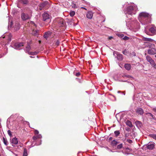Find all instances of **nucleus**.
<instances>
[{
	"label": "nucleus",
	"instance_id": "nucleus-1",
	"mask_svg": "<svg viewBox=\"0 0 156 156\" xmlns=\"http://www.w3.org/2000/svg\"><path fill=\"white\" fill-rule=\"evenodd\" d=\"M138 18L143 25H146L151 23V16L146 12H142L140 13Z\"/></svg>",
	"mask_w": 156,
	"mask_h": 156
},
{
	"label": "nucleus",
	"instance_id": "nucleus-2",
	"mask_svg": "<svg viewBox=\"0 0 156 156\" xmlns=\"http://www.w3.org/2000/svg\"><path fill=\"white\" fill-rule=\"evenodd\" d=\"M137 10V6L134 4H132L127 6L125 13L130 15L135 14Z\"/></svg>",
	"mask_w": 156,
	"mask_h": 156
},
{
	"label": "nucleus",
	"instance_id": "nucleus-3",
	"mask_svg": "<svg viewBox=\"0 0 156 156\" xmlns=\"http://www.w3.org/2000/svg\"><path fill=\"white\" fill-rule=\"evenodd\" d=\"M149 30V32L145 28L144 31L147 34L152 36L156 34V29L154 27H151Z\"/></svg>",
	"mask_w": 156,
	"mask_h": 156
},
{
	"label": "nucleus",
	"instance_id": "nucleus-4",
	"mask_svg": "<svg viewBox=\"0 0 156 156\" xmlns=\"http://www.w3.org/2000/svg\"><path fill=\"white\" fill-rule=\"evenodd\" d=\"M43 18V20L44 21L48 23H49L51 22V18L50 16L46 12H44L42 15Z\"/></svg>",
	"mask_w": 156,
	"mask_h": 156
},
{
	"label": "nucleus",
	"instance_id": "nucleus-5",
	"mask_svg": "<svg viewBox=\"0 0 156 156\" xmlns=\"http://www.w3.org/2000/svg\"><path fill=\"white\" fill-rule=\"evenodd\" d=\"M146 59L147 61L149 62L152 67L154 68H156V63L154 61L149 55L146 56Z\"/></svg>",
	"mask_w": 156,
	"mask_h": 156
},
{
	"label": "nucleus",
	"instance_id": "nucleus-6",
	"mask_svg": "<svg viewBox=\"0 0 156 156\" xmlns=\"http://www.w3.org/2000/svg\"><path fill=\"white\" fill-rule=\"evenodd\" d=\"M136 135V133L135 132L132 131L129 133H126L125 134V138L134 139Z\"/></svg>",
	"mask_w": 156,
	"mask_h": 156
},
{
	"label": "nucleus",
	"instance_id": "nucleus-7",
	"mask_svg": "<svg viewBox=\"0 0 156 156\" xmlns=\"http://www.w3.org/2000/svg\"><path fill=\"white\" fill-rule=\"evenodd\" d=\"M113 55L118 61H121L122 60L123 58L122 55L118 52L114 51L113 52Z\"/></svg>",
	"mask_w": 156,
	"mask_h": 156
},
{
	"label": "nucleus",
	"instance_id": "nucleus-8",
	"mask_svg": "<svg viewBox=\"0 0 156 156\" xmlns=\"http://www.w3.org/2000/svg\"><path fill=\"white\" fill-rule=\"evenodd\" d=\"M12 47L16 49H20L21 47L23 46V43H16L12 45Z\"/></svg>",
	"mask_w": 156,
	"mask_h": 156
},
{
	"label": "nucleus",
	"instance_id": "nucleus-9",
	"mask_svg": "<svg viewBox=\"0 0 156 156\" xmlns=\"http://www.w3.org/2000/svg\"><path fill=\"white\" fill-rule=\"evenodd\" d=\"M147 53L151 55L156 54V49L155 48H150L147 50Z\"/></svg>",
	"mask_w": 156,
	"mask_h": 156
},
{
	"label": "nucleus",
	"instance_id": "nucleus-10",
	"mask_svg": "<svg viewBox=\"0 0 156 156\" xmlns=\"http://www.w3.org/2000/svg\"><path fill=\"white\" fill-rule=\"evenodd\" d=\"M10 143L13 147H15L18 143V139L15 137H14L10 140Z\"/></svg>",
	"mask_w": 156,
	"mask_h": 156
},
{
	"label": "nucleus",
	"instance_id": "nucleus-11",
	"mask_svg": "<svg viewBox=\"0 0 156 156\" xmlns=\"http://www.w3.org/2000/svg\"><path fill=\"white\" fill-rule=\"evenodd\" d=\"M21 17L22 20L24 21L29 19L30 17L28 14L22 13L21 15Z\"/></svg>",
	"mask_w": 156,
	"mask_h": 156
},
{
	"label": "nucleus",
	"instance_id": "nucleus-12",
	"mask_svg": "<svg viewBox=\"0 0 156 156\" xmlns=\"http://www.w3.org/2000/svg\"><path fill=\"white\" fill-rule=\"evenodd\" d=\"M147 147L148 149L152 150L154 147V143L153 142H150L147 144Z\"/></svg>",
	"mask_w": 156,
	"mask_h": 156
},
{
	"label": "nucleus",
	"instance_id": "nucleus-13",
	"mask_svg": "<svg viewBox=\"0 0 156 156\" xmlns=\"http://www.w3.org/2000/svg\"><path fill=\"white\" fill-rule=\"evenodd\" d=\"M52 34V32L51 31H48L44 33L43 37L46 40L48 39V38L50 37Z\"/></svg>",
	"mask_w": 156,
	"mask_h": 156
},
{
	"label": "nucleus",
	"instance_id": "nucleus-14",
	"mask_svg": "<svg viewBox=\"0 0 156 156\" xmlns=\"http://www.w3.org/2000/svg\"><path fill=\"white\" fill-rule=\"evenodd\" d=\"M93 16V13L92 11H89L87 12L86 15L87 18L91 19L92 18Z\"/></svg>",
	"mask_w": 156,
	"mask_h": 156
},
{
	"label": "nucleus",
	"instance_id": "nucleus-15",
	"mask_svg": "<svg viewBox=\"0 0 156 156\" xmlns=\"http://www.w3.org/2000/svg\"><path fill=\"white\" fill-rule=\"evenodd\" d=\"M136 113L140 115H143L144 113V111L143 109L140 108H138L136 111Z\"/></svg>",
	"mask_w": 156,
	"mask_h": 156
},
{
	"label": "nucleus",
	"instance_id": "nucleus-16",
	"mask_svg": "<svg viewBox=\"0 0 156 156\" xmlns=\"http://www.w3.org/2000/svg\"><path fill=\"white\" fill-rule=\"evenodd\" d=\"M135 123L136 126L139 129L141 128V126H142V122L140 121H136L135 122Z\"/></svg>",
	"mask_w": 156,
	"mask_h": 156
},
{
	"label": "nucleus",
	"instance_id": "nucleus-17",
	"mask_svg": "<svg viewBox=\"0 0 156 156\" xmlns=\"http://www.w3.org/2000/svg\"><path fill=\"white\" fill-rule=\"evenodd\" d=\"M30 43H31V41L30 42V43H28L27 46L26 47V53H29L30 52V50L31 47L30 46Z\"/></svg>",
	"mask_w": 156,
	"mask_h": 156
},
{
	"label": "nucleus",
	"instance_id": "nucleus-18",
	"mask_svg": "<svg viewBox=\"0 0 156 156\" xmlns=\"http://www.w3.org/2000/svg\"><path fill=\"white\" fill-rule=\"evenodd\" d=\"M143 40L146 41H149V42H152L154 41V40L152 39L151 38H148L145 37H143Z\"/></svg>",
	"mask_w": 156,
	"mask_h": 156
},
{
	"label": "nucleus",
	"instance_id": "nucleus-19",
	"mask_svg": "<svg viewBox=\"0 0 156 156\" xmlns=\"http://www.w3.org/2000/svg\"><path fill=\"white\" fill-rule=\"evenodd\" d=\"M19 2L24 5H27L28 3V0H20Z\"/></svg>",
	"mask_w": 156,
	"mask_h": 156
},
{
	"label": "nucleus",
	"instance_id": "nucleus-20",
	"mask_svg": "<svg viewBox=\"0 0 156 156\" xmlns=\"http://www.w3.org/2000/svg\"><path fill=\"white\" fill-rule=\"evenodd\" d=\"M39 32V30H33L32 34L35 36H38V34Z\"/></svg>",
	"mask_w": 156,
	"mask_h": 156
},
{
	"label": "nucleus",
	"instance_id": "nucleus-21",
	"mask_svg": "<svg viewBox=\"0 0 156 156\" xmlns=\"http://www.w3.org/2000/svg\"><path fill=\"white\" fill-rule=\"evenodd\" d=\"M131 66L129 64H126L125 65V68L127 70H129L131 69Z\"/></svg>",
	"mask_w": 156,
	"mask_h": 156
},
{
	"label": "nucleus",
	"instance_id": "nucleus-22",
	"mask_svg": "<svg viewBox=\"0 0 156 156\" xmlns=\"http://www.w3.org/2000/svg\"><path fill=\"white\" fill-rule=\"evenodd\" d=\"M126 125L129 126L130 127H133V125L131 123V122L129 120H127L126 122Z\"/></svg>",
	"mask_w": 156,
	"mask_h": 156
},
{
	"label": "nucleus",
	"instance_id": "nucleus-23",
	"mask_svg": "<svg viewBox=\"0 0 156 156\" xmlns=\"http://www.w3.org/2000/svg\"><path fill=\"white\" fill-rule=\"evenodd\" d=\"M119 143L117 142L115 140H113L111 142V144L113 146H115L116 145Z\"/></svg>",
	"mask_w": 156,
	"mask_h": 156
},
{
	"label": "nucleus",
	"instance_id": "nucleus-24",
	"mask_svg": "<svg viewBox=\"0 0 156 156\" xmlns=\"http://www.w3.org/2000/svg\"><path fill=\"white\" fill-rule=\"evenodd\" d=\"M2 139L4 144L6 146L8 144V143L5 137H3Z\"/></svg>",
	"mask_w": 156,
	"mask_h": 156
},
{
	"label": "nucleus",
	"instance_id": "nucleus-25",
	"mask_svg": "<svg viewBox=\"0 0 156 156\" xmlns=\"http://www.w3.org/2000/svg\"><path fill=\"white\" fill-rule=\"evenodd\" d=\"M48 4L47 2H42L40 4V7H44Z\"/></svg>",
	"mask_w": 156,
	"mask_h": 156
},
{
	"label": "nucleus",
	"instance_id": "nucleus-26",
	"mask_svg": "<svg viewBox=\"0 0 156 156\" xmlns=\"http://www.w3.org/2000/svg\"><path fill=\"white\" fill-rule=\"evenodd\" d=\"M114 134L115 137H117L120 134V132L119 130H116L114 131Z\"/></svg>",
	"mask_w": 156,
	"mask_h": 156
},
{
	"label": "nucleus",
	"instance_id": "nucleus-27",
	"mask_svg": "<svg viewBox=\"0 0 156 156\" xmlns=\"http://www.w3.org/2000/svg\"><path fill=\"white\" fill-rule=\"evenodd\" d=\"M75 14V12L74 11H70L69 15L71 17H73Z\"/></svg>",
	"mask_w": 156,
	"mask_h": 156
},
{
	"label": "nucleus",
	"instance_id": "nucleus-28",
	"mask_svg": "<svg viewBox=\"0 0 156 156\" xmlns=\"http://www.w3.org/2000/svg\"><path fill=\"white\" fill-rule=\"evenodd\" d=\"M38 52L36 51L34 52H29L28 53L29 55H37L38 54Z\"/></svg>",
	"mask_w": 156,
	"mask_h": 156
},
{
	"label": "nucleus",
	"instance_id": "nucleus-29",
	"mask_svg": "<svg viewBox=\"0 0 156 156\" xmlns=\"http://www.w3.org/2000/svg\"><path fill=\"white\" fill-rule=\"evenodd\" d=\"M27 150L26 148H25L24 149V152L23 156H27Z\"/></svg>",
	"mask_w": 156,
	"mask_h": 156
},
{
	"label": "nucleus",
	"instance_id": "nucleus-30",
	"mask_svg": "<svg viewBox=\"0 0 156 156\" xmlns=\"http://www.w3.org/2000/svg\"><path fill=\"white\" fill-rule=\"evenodd\" d=\"M12 37V34H9L8 35V41L9 42L11 41V37Z\"/></svg>",
	"mask_w": 156,
	"mask_h": 156
},
{
	"label": "nucleus",
	"instance_id": "nucleus-31",
	"mask_svg": "<svg viewBox=\"0 0 156 156\" xmlns=\"http://www.w3.org/2000/svg\"><path fill=\"white\" fill-rule=\"evenodd\" d=\"M150 136L156 140V135L154 134H150Z\"/></svg>",
	"mask_w": 156,
	"mask_h": 156
},
{
	"label": "nucleus",
	"instance_id": "nucleus-32",
	"mask_svg": "<svg viewBox=\"0 0 156 156\" xmlns=\"http://www.w3.org/2000/svg\"><path fill=\"white\" fill-rule=\"evenodd\" d=\"M123 145L122 144H121L117 146V148L120 149L122 147Z\"/></svg>",
	"mask_w": 156,
	"mask_h": 156
},
{
	"label": "nucleus",
	"instance_id": "nucleus-33",
	"mask_svg": "<svg viewBox=\"0 0 156 156\" xmlns=\"http://www.w3.org/2000/svg\"><path fill=\"white\" fill-rule=\"evenodd\" d=\"M117 35L118 37L120 38H123V37L124 36V35L123 34L121 33L118 34Z\"/></svg>",
	"mask_w": 156,
	"mask_h": 156
},
{
	"label": "nucleus",
	"instance_id": "nucleus-34",
	"mask_svg": "<svg viewBox=\"0 0 156 156\" xmlns=\"http://www.w3.org/2000/svg\"><path fill=\"white\" fill-rule=\"evenodd\" d=\"M72 7L73 8H77V6L76 5V4H75V3H73V4H72Z\"/></svg>",
	"mask_w": 156,
	"mask_h": 156
},
{
	"label": "nucleus",
	"instance_id": "nucleus-35",
	"mask_svg": "<svg viewBox=\"0 0 156 156\" xmlns=\"http://www.w3.org/2000/svg\"><path fill=\"white\" fill-rule=\"evenodd\" d=\"M122 39L123 40H129V37H128L127 36H125L123 37Z\"/></svg>",
	"mask_w": 156,
	"mask_h": 156
},
{
	"label": "nucleus",
	"instance_id": "nucleus-36",
	"mask_svg": "<svg viewBox=\"0 0 156 156\" xmlns=\"http://www.w3.org/2000/svg\"><path fill=\"white\" fill-rule=\"evenodd\" d=\"M122 53L123 54L125 55H126L127 53V50L126 49H125L124 51H122Z\"/></svg>",
	"mask_w": 156,
	"mask_h": 156
},
{
	"label": "nucleus",
	"instance_id": "nucleus-37",
	"mask_svg": "<svg viewBox=\"0 0 156 156\" xmlns=\"http://www.w3.org/2000/svg\"><path fill=\"white\" fill-rule=\"evenodd\" d=\"M8 135L10 136V137H11L12 136V133H11V131L9 130H8Z\"/></svg>",
	"mask_w": 156,
	"mask_h": 156
},
{
	"label": "nucleus",
	"instance_id": "nucleus-38",
	"mask_svg": "<svg viewBox=\"0 0 156 156\" xmlns=\"http://www.w3.org/2000/svg\"><path fill=\"white\" fill-rule=\"evenodd\" d=\"M59 20H60V24H63V19H58L57 20L58 21Z\"/></svg>",
	"mask_w": 156,
	"mask_h": 156
},
{
	"label": "nucleus",
	"instance_id": "nucleus-39",
	"mask_svg": "<svg viewBox=\"0 0 156 156\" xmlns=\"http://www.w3.org/2000/svg\"><path fill=\"white\" fill-rule=\"evenodd\" d=\"M126 141L129 144H131L132 143V141L130 139H127L126 140Z\"/></svg>",
	"mask_w": 156,
	"mask_h": 156
},
{
	"label": "nucleus",
	"instance_id": "nucleus-40",
	"mask_svg": "<svg viewBox=\"0 0 156 156\" xmlns=\"http://www.w3.org/2000/svg\"><path fill=\"white\" fill-rule=\"evenodd\" d=\"M59 44H60V41L58 40H57L55 43V45L58 46L59 45Z\"/></svg>",
	"mask_w": 156,
	"mask_h": 156
},
{
	"label": "nucleus",
	"instance_id": "nucleus-41",
	"mask_svg": "<svg viewBox=\"0 0 156 156\" xmlns=\"http://www.w3.org/2000/svg\"><path fill=\"white\" fill-rule=\"evenodd\" d=\"M80 75V72H78L76 73L75 75L77 76H79Z\"/></svg>",
	"mask_w": 156,
	"mask_h": 156
},
{
	"label": "nucleus",
	"instance_id": "nucleus-42",
	"mask_svg": "<svg viewBox=\"0 0 156 156\" xmlns=\"http://www.w3.org/2000/svg\"><path fill=\"white\" fill-rule=\"evenodd\" d=\"M34 133L35 134H38L39 133V132L37 130H35L34 131Z\"/></svg>",
	"mask_w": 156,
	"mask_h": 156
},
{
	"label": "nucleus",
	"instance_id": "nucleus-43",
	"mask_svg": "<svg viewBox=\"0 0 156 156\" xmlns=\"http://www.w3.org/2000/svg\"><path fill=\"white\" fill-rule=\"evenodd\" d=\"M37 138H41L42 137V136L41 134L38 135L37 136Z\"/></svg>",
	"mask_w": 156,
	"mask_h": 156
},
{
	"label": "nucleus",
	"instance_id": "nucleus-44",
	"mask_svg": "<svg viewBox=\"0 0 156 156\" xmlns=\"http://www.w3.org/2000/svg\"><path fill=\"white\" fill-rule=\"evenodd\" d=\"M33 138L34 140H36L37 138V136H34L33 137Z\"/></svg>",
	"mask_w": 156,
	"mask_h": 156
},
{
	"label": "nucleus",
	"instance_id": "nucleus-45",
	"mask_svg": "<svg viewBox=\"0 0 156 156\" xmlns=\"http://www.w3.org/2000/svg\"><path fill=\"white\" fill-rule=\"evenodd\" d=\"M153 110L155 112H156V107H154V108H153Z\"/></svg>",
	"mask_w": 156,
	"mask_h": 156
},
{
	"label": "nucleus",
	"instance_id": "nucleus-46",
	"mask_svg": "<svg viewBox=\"0 0 156 156\" xmlns=\"http://www.w3.org/2000/svg\"><path fill=\"white\" fill-rule=\"evenodd\" d=\"M12 22H11V23H10V24H9L8 25V27H11L12 26Z\"/></svg>",
	"mask_w": 156,
	"mask_h": 156
},
{
	"label": "nucleus",
	"instance_id": "nucleus-47",
	"mask_svg": "<svg viewBox=\"0 0 156 156\" xmlns=\"http://www.w3.org/2000/svg\"><path fill=\"white\" fill-rule=\"evenodd\" d=\"M112 139H113V138H112V137H110L109 138L108 140H109V141H110L112 140Z\"/></svg>",
	"mask_w": 156,
	"mask_h": 156
},
{
	"label": "nucleus",
	"instance_id": "nucleus-48",
	"mask_svg": "<svg viewBox=\"0 0 156 156\" xmlns=\"http://www.w3.org/2000/svg\"><path fill=\"white\" fill-rule=\"evenodd\" d=\"M147 114H149L151 116V117H153V115L151 113H147Z\"/></svg>",
	"mask_w": 156,
	"mask_h": 156
},
{
	"label": "nucleus",
	"instance_id": "nucleus-49",
	"mask_svg": "<svg viewBox=\"0 0 156 156\" xmlns=\"http://www.w3.org/2000/svg\"><path fill=\"white\" fill-rule=\"evenodd\" d=\"M125 76L127 78H129L130 76L129 75H127Z\"/></svg>",
	"mask_w": 156,
	"mask_h": 156
},
{
	"label": "nucleus",
	"instance_id": "nucleus-50",
	"mask_svg": "<svg viewBox=\"0 0 156 156\" xmlns=\"http://www.w3.org/2000/svg\"><path fill=\"white\" fill-rule=\"evenodd\" d=\"M19 29H20V27H19V26H18V27L17 28H16V29H15V30H19Z\"/></svg>",
	"mask_w": 156,
	"mask_h": 156
},
{
	"label": "nucleus",
	"instance_id": "nucleus-51",
	"mask_svg": "<svg viewBox=\"0 0 156 156\" xmlns=\"http://www.w3.org/2000/svg\"><path fill=\"white\" fill-rule=\"evenodd\" d=\"M122 153L123 154H129L128 153H125L123 151H122Z\"/></svg>",
	"mask_w": 156,
	"mask_h": 156
},
{
	"label": "nucleus",
	"instance_id": "nucleus-52",
	"mask_svg": "<svg viewBox=\"0 0 156 156\" xmlns=\"http://www.w3.org/2000/svg\"><path fill=\"white\" fill-rule=\"evenodd\" d=\"M113 38V37L112 36H110L108 38L109 39H110L112 38Z\"/></svg>",
	"mask_w": 156,
	"mask_h": 156
},
{
	"label": "nucleus",
	"instance_id": "nucleus-53",
	"mask_svg": "<svg viewBox=\"0 0 156 156\" xmlns=\"http://www.w3.org/2000/svg\"><path fill=\"white\" fill-rule=\"evenodd\" d=\"M81 8H82V9H85V10H87V9L86 8H85V7H81Z\"/></svg>",
	"mask_w": 156,
	"mask_h": 156
},
{
	"label": "nucleus",
	"instance_id": "nucleus-54",
	"mask_svg": "<svg viewBox=\"0 0 156 156\" xmlns=\"http://www.w3.org/2000/svg\"><path fill=\"white\" fill-rule=\"evenodd\" d=\"M121 91H118V92H118V93H121Z\"/></svg>",
	"mask_w": 156,
	"mask_h": 156
},
{
	"label": "nucleus",
	"instance_id": "nucleus-55",
	"mask_svg": "<svg viewBox=\"0 0 156 156\" xmlns=\"http://www.w3.org/2000/svg\"><path fill=\"white\" fill-rule=\"evenodd\" d=\"M30 58H34V57H33V56H30Z\"/></svg>",
	"mask_w": 156,
	"mask_h": 156
},
{
	"label": "nucleus",
	"instance_id": "nucleus-56",
	"mask_svg": "<svg viewBox=\"0 0 156 156\" xmlns=\"http://www.w3.org/2000/svg\"><path fill=\"white\" fill-rule=\"evenodd\" d=\"M2 56H1V55H0V58H1Z\"/></svg>",
	"mask_w": 156,
	"mask_h": 156
},
{
	"label": "nucleus",
	"instance_id": "nucleus-57",
	"mask_svg": "<svg viewBox=\"0 0 156 156\" xmlns=\"http://www.w3.org/2000/svg\"><path fill=\"white\" fill-rule=\"evenodd\" d=\"M122 94H123L124 95H125V94L123 93H122Z\"/></svg>",
	"mask_w": 156,
	"mask_h": 156
},
{
	"label": "nucleus",
	"instance_id": "nucleus-58",
	"mask_svg": "<svg viewBox=\"0 0 156 156\" xmlns=\"http://www.w3.org/2000/svg\"><path fill=\"white\" fill-rule=\"evenodd\" d=\"M154 57L156 58V55H155Z\"/></svg>",
	"mask_w": 156,
	"mask_h": 156
},
{
	"label": "nucleus",
	"instance_id": "nucleus-59",
	"mask_svg": "<svg viewBox=\"0 0 156 156\" xmlns=\"http://www.w3.org/2000/svg\"><path fill=\"white\" fill-rule=\"evenodd\" d=\"M28 125H29V124H29V122H28Z\"/></svg>",
	"mask_w": 156,
	"mask_h": 156
},
{
	"label": "nucleus",
	"instance_id": "nucleus-60",
	"mask_svg": "<svg viewBox=\"0 0 156 156\" xmlns=\"http://www.w3.org/2000/svg\"><path fill=\"white\" fill-rule=\"evenodd\" d=\"M83 1H85L84 0H83Z\"/></svg>",
	"mask_w": 156,
	"mask_h": 156
}]
</instances>
